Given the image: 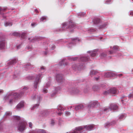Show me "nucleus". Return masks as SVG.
Listing matches in <instances>:
<instances>
[{
  "instance_id": "nucleus-32",
  "label": "nucleus",
  "mask_w": 133,
  "mask_h": 133,
  "mask_svg": "<svg viewBox=\"0 0 133 133\" xmlns=\"http://www.w3.org/2000/svg\"><path fill=\"white\" fill-rule=\"evenodd\" d=\"M78 58L77 57H72L70 58V60L71 61H75Z\"/></svg>"
},
{
  "instance_id": "nucleus-52",
  "label": "nucleus",
  "mask_w": 133,
  "mask_h": 133,
  "mask_svg": "<svg viewBox=\"0 0 133 133\" xmlns=\"http://www.w3.org/2000/svg\"><path fill=\"white\" fill-rule=\"evenodd\" d=\"M55 48V46L54 45H52V46L51 47V49L52 50H53Z\"/></svg>"
},
{
  "instance_id": "nucleus-27",
  "label": "nucleus",
  "mask_w": 133,
  "mask_h": 133,
  "mask_svg": "<svg viewBox=\"0 0 133 133\" xmlns=\"http://www.w3.org/2000/svg\"><path fill=\"white\" fill-rule=\"evenodd\" d=\"M99 87L98 86H97L96 85H94L92 87L93 90L94 91H95L97 90L98 89H99Z\"/></svg>"
},
{
  "instance_id": "nucleus-61",
  "label": "nucleus",
  "mask_w": 133,
  "mask_h": 133,
  "mask_svg": "<svg viewBox=\"0 0 133 133\" xmlns=\"http://www.w3.org/2000/svg\"><path fill=\"white\" fill-rule=\"evenodd\" d=\"M35 23H32L31 24V25L33 26H34L35 25Z\"/></svg>"
},
{
  "instance_id": "nucleus-56",
  "label": "nucleus",
  "mask_w": 133,
  "mask_h": 133,
  "mask_svg": "<svg viewBox=\"0 0 133 133\" xmlns=\"http://www.w3.org/2000/svg\"><path fill=\"white\" fill-rule=\"evenodd\" d=\"M35 11L36 12V13H38L39 12L38 11V10L37 9H35Z\"/></svg>"
},
{
  "instance_id": "nucleus-59",
  "label": "nucleus",
  "mask_w": 133,
  "mask_h": 133,
  "mask_svg": "<svg viewBox=\"0 0 133 133\" xmlns=\"http://www.w3.org/2000/svg\"><path fill=\"white\" fill-rule=\"evenodd\" d=\"M36 131H32L30 132V133H35Z\"/></svg>"
},
{
  "instance_id": "nucleus-57",
  "label": "nucleus",
  "mask_w": 133,
  "mask_h": 133,
  "mask_svg": "<svg viewBox=\"0 0 133 133\" xmlns=\"http://www.w3.org/2000/svg\"><path fill=\"white\" fill-rule=\"evenodd\" d=\"M110 54H113V51H110Z\"/></svg>"
},
{
  "instance_id": "nucleus-8",
  "label": "nucleus",
  "mask_w": 133,
  "mask_h": 133,
  "mask_svg": "<svg viewBox=\"0 0 133 133\" xmlns=\"http://www.w3.org/2000/svg\"><path fill=\"white\" fill-rule=\"evenodd\" d=\"M80 92V90L78 89L77 88H73L70 91L71 93L72 94H78Z\"/></svg>"
},
{
  "instance_id": "nucleus-26",
  "label": "nucleus",
  "mask_w": 133,
  "mask_h": 133,
  "mask_svg": "<svg viewBox=\"0 0 133 133\" xmlns=\"http://www.w3.org/2000/svg\"><path fill=\"white\" fill-rule=\"evenodd\" d=\"M100 56L101 58H103L106 57L107 54L105 53H102L101 54Z\"/></svg>"
},
{
  "instance_id": "nucleus-41",
  "label": "nucleus",
  "mask_w": 133,
  "mask_h": 133,
  "mask_svg": "<svg viewBox=\"0 0 133 133\" xmlns=\"http://www.w3.org/2000/svg\"><path fill=\"white\" fill-rule=\"evenodd\" d=\"M3 129V124L1 123H0V130H2Z\"/></svg>"
},
{
  "instance_id": "nucleus-35",
  "label": "nucleus",
  "mask_w": 133,
  "mask_h": 133,
  "mask_svg": "<svg viewBox=\"0 0 133 133\" xmlns=\"http://www.w3.org/2000/svg\"><path fill=\"white\" fill-rule=\"evenodd\" d=\"M125 117V115L124 114H122L119 117V118L121 119Z\"/></svg>"
},
{
  "instance_id": "nucleus-34",
  "label": "nucleus",
  "mask_w": 133,
  "mask_h": 133,
  "mask_svg": "<svg viewBox=\"0 0 133 133\" xmlns=\"http://www.w3.org/2000/svg\"><path fill=\"white\" fill-rule=\"evenodd\" d=\"M12 24L11 23H8V22L6 23L5 25V26H7L8 25H12Z\"/></svg>"
},
{
  "instance_id": "nucleus-7",
  "label": "nucleus",
  "mask_w": 133,
  "mask_h": 133,
  "mask_svg": "<svg viewBox=\"0 0 133 133\" xmlns=\"http://www.w3.org/2000/svg\"><path fill=\"white\" fill-rule=\"evenodd\" d=\"M116 123V121H113L111 122H108L104 124V127L105 128H107L115 124Z\"/></svg>"
},
{
  "instance_id": "nucleus-31",
  "label": "nucleus",
  "mask_w": 133,
  "mask_h": 133,
  "mask_svg": "<svg viewBox=\"0 0 133 133\" xmlns=\"http://www.w3.org/2000/svg\"><path fill=\"white\" fill-rule=\"evenodd\" d=\"M109 93H110V92H109V90H108L107 91H105L103 92V94L105 95H107L108 94H109Z\"/></svg>"
},
{
  "instance_id": "nucleus-19",
  "label": "nucleus",
  "mask_w": 133,
  "mask_h": 133,
  "mask_svg": "<svg viewBox=\"0 0 133 133\" xmlns=\"http://www.w3.org/2000/svg\"><path fill=\"white\" fill-rule=\"evenodd\" d=\"M100 19L98 18H95L93 20L94 24H98L100 22Z\"/></svg>"
},
{
  "instance_id": "nucleus-33",
  "label": "nucleus",
  "mask_w": 133,
  "mask_h": 133,
  "mask_svg": "<svg viewBox=\"0 0 133 133\" xmlns=\"http://www.w3.org/2000/svg\"><path fill=\"white\" fill-rule=\"evenodd\" d=\"M67 25H66V23H64L63 24V26H62V29H63V30H61L60 31H62L63 30V28H65V27Z\"/></svg>"
},
{
  "instance_id": "nucleus-45",
  "label": "nucleus",
  "mask_w": 133,
  "mask_h": 133,
  "mask_svg": "<svg viewBox=\"0 0 133 133\" xmlns=\"http://www.w3.org/2000/svg\"><path fill=\"white\" fill-rule=\"evenodd\" d=\"M51 124L52 125H54L55 124V121L53 119H52L51 120Z\"/></svg>"
},
{
  "instance_id": "nucleus-30",
  "label": "nucleus",
  "mask_w": 133,
  "mask_h": 133,
  "mask_svg": "<svg viewBox=\"0 0 133 133\" xmlns=\"http://www.w3.org/2000/svg\"><path fill=\"white\" fill-rule=\"evenodd\" d=\"M12 35L14 36H20L19 34L17 32H15L13 33L12 34Z\"/></svg>"
},
{
  "instance_id": "nucleus-60",
  "label": "nucleus",
  "mask_w": 133,
  "mask_h": 133,
  "mask_svg": "<svg viewBox=\"0 0 133 133\" xmlns=\"http://www.w3.org/2000/svg\"><path fill=\"white\" fill-rule=\"evenodd\" d=\"M20 45H18L17 46V49H18L20 47Z\"/></svg>"
},
{
  "instance_id": "nucleus-43",
  "label": "nucleus",
  "mask_w": 133,
  "mask_h": 133,
  "mask_svg": "<svg viewBox=\"0 0 133 133\" xmlns=\"http://www.w3.org/2000/svg\"><path fill=\"white\" fill-rule=\"evenodd\" d=\"M64 110V109L63 107H60V111L61 112H62Z\"/></svg>"
},
{
  "instance_id": "nucleus-37",
  "label": "nucleus",
  "mask_w": 133,
  "mask_h": 133,
  "mask_svg": "<svg viewBox=\"0 0 133 133\" xmlns=\"http://www.w3.org/2000/svg\"><path fill=\"white\" fill-rule=\"evenodd\" d=\"M46 19V18L45 17H43L41 18V21H43L45 20Z\"/></svg>"
},
{
  "instance_id": "nucleus-2",
  "label": "nucleus",
  "mask_w": 133,
  "mask_h": 133,
  "mask_svg": "<svg viewBox=\"0 0 133 133\" xmlns=\"http://www.w3.org/2000/svg\"><path fill=\"white\" fill-rule=\"evenodd\" d=\"M14 120L16 121V125L18 129V130L21 132L25 129L26 125V123L23 119H21L20 117L17 116H13Z\"/></svg>"
},
{
  "instance_id": "nucleus-47",
  "label": "nucleus",
  "mask_w": 133,
  "mask_h": 133,
  "mask_svg": "<svg viewBox=\"0 0 133 133\" xmlns=\"http://www.w3.org/2000/svg\"><path fill=\"white\" fill-rule=\"evenodd\" d=\"M65 114L66 115H70V113L68 111H66L65 112Z\"/></svg>"
},
{
  "instance_id": "nucleus-25",
  "label": "nucleus",
  "mask_w": 133,
  "mask_h": 133,
  "mask_svg": "<svg viewBox=\"0 0 133 133\" xmlns=\"http://www.w3.org/2000/svg\"><path fill=\"white\" fill-rule=\"evenodd\" d=\"M37 133H45L44 130L43 129H37Z\"/></svg>"
},
{
  "instance_id": "nucleus-20",
  "label": "nucleus",
  "mask_w": 133,
  "mask_h": 133,
  "mask_svg": "<svg viewBox=\"0 0 133 133\" xmlns=\"http://www.w3.org/2000/svg\"><path fill=\"white\" fill-rule=\"evenodd\" d=\"M5 45V43L4 41H1L0 42V49H3Z\"/></svg>"
},
{
  "instance_id": "nucleus-36",
  "label": "nucleus",
  "mask_w": 133,
  "mask_h": 133,
  "mask_svg": "<svg viewBox=\"0 0 133 133\" xmlns=\"http://www.w3.org/2000/svg\"><path fill=\"white\" fill-rule=\"evenodd\" d=\"M64 60H62L61 61L59 62V65H62L63 64L64 65Z\"/></svg>"
},
{
  "instance_id": "nucleus-51",
  "label": "nucleus",
  "mask_w": 133,
  "mask_h": 133,
  "mask_svg": "<svg viewBox=\"0 0 133 133\" xmlns=\"http://www.w3.org/2000/svg\"><path fill=\"white\" fill-rule=\"evenodd\" d=\"M38 84H35L34 85V87L35 89H36L37 88Z\"/></svg>"
},
{
  "instance_id": "nucleus-40",
  "label": "nucleus",
  "mask_w": 133,
  "mask_h": 133,
  "mask_svg": "<svg viewBox=\"0 0 133 133\" xmlns=\"http://www.w3.org/2000/svg\"><path fill=\"white\" fill-rule=\"evenodd\" d=\"M118 47L117 46H114L113 48V49L114 50H116L117 49Z\"/></svg>"
},
{
  "instance_id": "nucleus-44",
  "label": "nucleus",
  "mask_w": 133,
  "mask_h": 133,
  "mask_svg": "<svg viewBox=\"0 0 133 133\" xmlns=\"http://www.w3.org/2000/svg\"><path fill=\"white\" fill-rule=\"evenodd\" d=\"M109 107V108H106L104 109V111H108L110 109Z\"/></svg>"
},
{
  "instance_id": "nucleus-11",
  "label": "nucleus",
  "mask_w": 133,
  "mask_h": 133,
  "mask_svg": "<svg viewBox=\"0 0 133 133\" xmlns=\"http://www.w3.org/2000/svg\"><path fill=\"white\" fill-rule=\"evenodd\" d=\"M84 107V106L82 104H80L76 105L74 108L76 110H79L83 109Z\"/></svg>"
},
{
  "instance_id": "nucleus-14",
  "label": "nucleus",
  "mask_w": 133,
  "mask_h": 133,
  "mask_svg": "<svg viewBox=\"0 0 133 133\" xmlns=\"http://www.w3.org/2000/svg\"><path fill=\"white\" fill-rule=\"evenodd\" d=\"M60 88L59 87H57L56 88H55V91H54L51 94V97H53L56 94L58 90H59L60 89Z\"/></svg>"
},
{
  "instance_id": "nucleus-54",
  "label": "nucleus",
  "mask_w": 133,
  "mask_h": 133,
  "mask_svg": "<svg viewBox=\"0 0 133 133\" xmlns=\"http://www.w3.org/2000/svg\"><path fill=\"white\" fill-rule=\"evenodd\" d=\"M3 92V90H0V94L2 93Z\"/></svg>"
},
{
  "instance_id": "nucleus-42",
  "label": "nucleus",
  "mask_w": 133,
  "mask_h": 133,
  "mask_svg": "<svg viewBox=\"0 0 133 133\" xmlns=\"http://www.w3.org/2000/svg\"><path fill=\"white\" fill-rule=\"evenodd\" d=\"M28 78L29 80H32L34 78V77L32 76H30L28 77Z\"/></svg>"
},
{
  "instance_id": "nucleus-23",
  "label": "nucleus",
  "mask_w": 133,
  "mask_h": 133,
  "mask_svg": "<svg viewBox=\"0 0 133 133\" xmlns=\"http://www.w3.org/2000/svg\"><path fill=\"white\" fill-rule=\"evenodd\" d=\"M88 52L91 53V56L92 57H94L96 56V52L95 51L92 52H90V51H89Z\"/></svg>"
},
{
  "instance_id": "nucleus-16",
  "label": "nucleus",
  "mask_w": 133,
  "mask_h": 133,
  "mask_svg": "<svg viewBox=\"0 0 133 133\" xmlns=\"http://www.w3.org/2000/svg\"><path fill=\"white\" fill-rule=\"evenodd\" d=\"M89 57L88 56L87 57H81L80 59L81 61L83 62H85L89 61Z\"/></svg>"
},
{
  "instance_id": "nucleus-17",
  "label": "nucleus",
  "mask_w": 133,
  "mask_h": 133,
  "mask_svg": "<svg viewBox=\"0 0 133 133\" xmlns=\"http://www.w3.org/2000/svg\"><path fill=\"white\" fill-rule=\"evenodd\" d=\"M98 73V72L97 71L95 70H92L90 71V75L91 76L95 75Z\"/></svg>"
},
{
  "instance_id": "nucleus-50",
  "label": "nucleus",
  "mask_w": 133,
  "mask_h": 133,
  "mask_svg": "<svg viewBox=\"0 0 133 133\" xmlns=\"http://www.w3.org/2000/svg\"><path fill=\"white\" fill-rule=\"evenodd\" d=\"M79 15L81 16H83L85 15V13L81 12V13H80V14H79Z\"/></svg>"
},
{
  "instance_id": "nucleus-63",
  "label": "nucleus",
  "mask_w": 133,
  "mask_h": 133,
  "mask_svg": "<svg viewBox=\"0 0 133 133\" xmlns=\"http://www.w3.org/2000/svg\"><path fill=\"white\" fill-rule=\"evenodd\" d=\"M90 30L91 31H95V29H90Z\"/></svg>"
},
{
  "instance_id": "nucleus-5",
  "label": "nucleus",
  "mask_w": 133,
  "mask_h": 133,
  "mask_svg": "<svg viewBox=\"0 0 133 133\" xmlns=\"http://www.w3.org/2000/svg\"><path fill=\"white\" fill-rule=\"evenodd\" d=\"M56 79L58 82H63L64 79L63 76L62 74H57L56 76Z\"/></svg>"
},
{
  "instance_id": "nucleus-22",
  "label": "nucleus",
  "mask_w": 133,
  "mask_h": 133,
  "mask_svg": "<svg viewBox=\"0 0 133 133\" xmlns=\"http://www.w3.org/2000/svg\"><path fill=\"white\" fill-rule=\"evenodd\" d=\"M104 76L105 77H111L110 72H108L105 73L104 75Z\"/></svg>"
},
{
  "instance_id": "nucleus-29",
  "label": "nucleus",
  "mask_w": 133,
  "mask_h": 133,
  "mask_svg": "<svg viewBox=\"0 0 133 133\" xmlns=\"http://www.w3.org/2000/svg\"><path fill=\"white\" fill-rule=\"evenodd\" d=\"M110 75L111 77H115L117 75V74L114 72H110Z\"/></svg>"
},
{
  "instance_id": "nucleus-53",
  "label": "nucleus",
  "mask_w": 133,
  "mask_h": 133,
  "mask_svg": "<svg viewBox=\"0 0 133 133\" xmlns=\"http://www.w3.org/2000/svg\"><path fill=\"white\" fill-rule=\"evenodd\" d=\"M62 113V112H59V113H58V114L59 115V116H60Z\"/></svg>"
},
{
  "instance_id": "nucleus-4",
  "label": "nucleus",
  "mask_w": 133,
  "mask_h": 133,
  "mask_svg": "<svg viewBox=\"0 0 133 133\" xmlns=\"http://www.w3.org/2000/svg\"><path fill=\"white\" fill-rule=\"evenodd\" d=\"M31 98L32 99H36L37 100L38 103L35 104L31 109V110H34L35 109L37 108L39 106L40 101L41 99V98L40 95L38 94H34L32 96Z\"/></svg>"
},
{
  "instance_id": "nucleus-39",
  "label": "nucleus",
  "mask_w": 133,
  "mask_h": 133,
  "mask_svg": "<svg viewBox=\"0 0 133 133\" xmlns=\"http://www.w3.org/2000/svg\"><path fill=\"white\" fill-rule=\"evenodd\" d=\"M125 96H123L121 97V101L122 102V103L123 104V103L124 102V100H123L122 99H123L125 98Z\"/></svg>"
},
{
  "instance_id": "nucleus-24",
  "label": "nucleus",
  "mask_w": 133,
  "mask_h": 133,
  "mask_svg": "<svg viewBox=\"0 0 133 133\" xmlns=\"http://www.w3.org/2000/svg\"><path fill=\"white\" fill-rule=\"evenodd\" d=\"M11 113L9 111H7L6 112L5 115L4 116V117L5 118H6V117H7L8 116H9L10 115H11Z\"/></svg>"
},
{
  "instance_id": "nucleus-49",
  "label": "nucleus",
  "mask_w": 133,
  "mask_h": 133,
  "mask_svg": "<svg viewBox=\"0 0 133 133\" xmlns=\"http://www.w3.org/2000/svg\"><path fill=\"white\" fill-rule=\"evenodd\" d=\"M100 78L99 77H95V80L96 81H97L99 80Z\"/></svg>"
},
{
  "instance_id": "nucleus-46",
  "label": "nucleus",
  "mask_w": 133,
  "mask_h": 133,
  "mask_svg": "<svg viewBox=\"0 0 133 133\" xmlns=\"http://www.w3.org/2000/svg\"><path fill=\"white\" fill-rule=\"evenodd\" d=\"M29 127L30 128H32V123L31 122H29Z\"/></svg>"
},
{
  "instance_id": "nucleus-9",
  "label": "nucleus",
  "mask_w": 133,
  "mask_h": 133,
  "mask_svg": "<svg viewBox=\"0 0 133 133\" xmlns=\"http://www.w3.org/2000/svg\"><path fill=\"white\" fill-rule=\"evenodd\" d=\"M118 107L115 104H111L109 106V108L111 110H116L118 108Z\"/></svg>"
},
{
  "instance_id": "nucleus-64",
  "label": "nucleus",
  "mask_w": 133,
  "mask_h": 133,
  "mask_svg": "<svg viewBox=\"0 0 133 133\" xmlns=\"http://www.w3.org/2000/svg\"><path fill=\"white\" fill-rule=\"evenodd\" d=\"M41 70L44 69V68L43 67H42L41 68Z\"/></svg>"
},
{
  "instance_id": "nucleus-13",
  "label": "nucleus",
  "mask_w": 133,
  "mask_h": 133,
  "mask_svg": "<svg viewBox=\"0 0 133 133\" xmlns=\"http://www.w3.org/2000/svg\"><path fill=\"white\" fill-rule=\"evenodd\" d=\"M24 105V102L23 101H21L16 106L17 109H21L22 108Z\"/></svg>"
},
{
  "instance_id": "nucleus-38",
  "label": "nucleus",
  "mask_w": 133,
  "mask_h": 133,
  "mask_svg": "<svg viewBox=\"0 0 133 133\" xmlns=\"http://www.w3.org/2000/svg\"><path fill=\"white\" fill-rule=\"evenodd\" d=\"M26 35V34L25 33H22L21 35V37L23 38H24V37Z\"/></svg>"
},
{
  "instance_id": "nucleus-12",
  "label": "nucleus",
  "mask_w": 133,
  "mask_h": 133,
  "mask_svg": "<svg viewBox=\"0 0 133 133\" xmlns=\"http://www.w3.org/2000/svg\"><path fill=\"white\" fill-rule=\"evenodd\" d=\"M69 26L68 28L71 29L74 28L75 26V24L74 23L72 22V20H71L69 21Z\"/></svg>"
},
{
  "instance_id": "nucleus-62",
  "label": "nucleus",
  "mask_w": 133,
  "mask_h": 133,
  "mask_svg": "<svg viewBox=\"0 0 133 133\" xmlns=\"http://www.w3.org/2000/svg\"><path fill=\"white\" fill-rule=\"evenodd\" d=\"M60 107L59 106V107L58 108V110L59 111H60Z\"/></svg>"
},
{
  "instance_id": "nucleus-58",
  "label": "nucleus",
  "mask_w": 133,
  "mask_h": 133,
  "mask_svg": "<svg viewBox=\"0 0 133 133\" xmlns=\"http://www.w3.org/2000/svg\"><path fill=\"white\" fill-rule=\"evenodd\" d=\"M87 91H88V90L86 89H85L84 90V92H85V93H86L87 92Z\"/></svg>"
},
{
  "instance_id": "nucleus-55",
  "label": "nucleus",
  "mask_w": 133,
  "mask_h": 133,
  "mask_svg": "<svg viewBox=\"0 0 133 133\" xmlns=\"http://www.w3.org/2000/svg\"><path fill=\"white\" fill-rule=\"evenodd\" d=\"M130 15H131L132 16L133 15V12H131L130 13Z\"/></svg>"
},
{
  "instance_id": "nucleus-15",
  "label": "nucleus",
  "mask_w": 133,
  "mask_h": 133,
  "mask_svg": "<svg viewBox=\"0 0 133 133\" xmlns=\"http://www.w3.org/2000/svg\"><path fill=\"white\" fill-rule=\"evenodd\" d=\"M50 84H46L45 86V88L43 90L42 92L44 93H46L47 92L48 90L46 89V88H48L50 86Z\"/></svg>"
},
{
  "instance_id": "nucleus-18",
  "label": "nucleus",
  "mask_w": 133,
  "mask_h": 133,
  "mask_svg": "<svg viewBox=\"0 0 133 133\" xmlns=\"http://www.w3.org/2000/svg\"><path fill=\"white\" fill-rule=\"evenodd\" d=\"M41 76L42 74H39L37 76L35 79V83H38L39 82Z\"/></svg>"
},
{
  "instance_id": "nucleus-6",
  "label": "nucleus",
  "mask_w": 133,
  "mask_h": 133,
  "mask_svg": "<svg viewBox=\"0 0 133 133\" xmlns=\"http://www.w3.org/2000/svg\"><path fill=\"white\" fill-rule=\"evenodd\" d=\"M98 104V102L96 101H92L90 102L88 105V108H93Z\"/></svg>"
},
{
  "instance_id": "nucleus-10",
  "label": "nucleus",
  "mask_w": 133,
  "mask_h": 133,
  "mask_svg": "<svg viewBox=\"0 0 133 133\" xmlns=\"http://www.w3.org/2000/svg\"><path fill=\"white\" fill-rule=\"evenodd\" d=\"M109 90L110 93L113 94H116L117 91V89L115 87L110 89Z\"/></svg>"
},
{
  "instance_id": "nucleus-48",
  "label": "nucleus",
  "mask_w": 133,
  "mask_h": 133,
  "mask_svg": "<svg viewBox=\"0 0 133 133\" xmlns=\"http://www.w3.org/2000/svg\"><path fill=\"white\" fill-rule=\"evenodd\" d=\"M123 75V74H117V75L116 76H118L119 77H121Z\"/></svg>"
},
{
  "instance_id": "nucleus-21",
  "label": "nucleus",
  "mask_w": 133,
  "mask_h": 133,
  "mask_svg": "<svg viewBox=\"0 0 133 133\" xmlns=\"http://www.w3.org/2000/svg\"><path fill=\"white\" fill-rule=\"evenodd\" d=\"M6 8L0 7V14H2L3 12H4L6 10Z\"/></svg>"
},
{
  "instance_id": "nucleus-1",
  "label": "nucleus",
  "mask_w": 133,
  "mask_h": 133,
  "mask_svg": "<svg viewBox=\"0 0 133 133\" xmlns=\"http://www.w3.org/2000/svg\"><path fill=\"white\" fill-rule=\"evenodd\" d=\"M28 89V88L27 87H24L22 89L19 94L14 93L13 92L10 93L4 97V99L6 100L10 98L9 103L10 104H12L13 102H15L16 99L21 96L24 94L26 92H27Z\"/></svg>"
},
{
  "instance_id": "nucleus-3",
  "label": "nucleus",
  "mask_w": 133,
  "mask_h": 133,
  "mask_svg": "<svg viewBox=\"0 0 133 133\" xmlns=\"http://www.w3.org/2000/svg\"><path fill=\"white\" fill-rule=\"evenodd\" d=\"M94 126V125H86L83 126H80L76 128V131L72 133H83L82 130L84 129L85 128L87 130L90 131L92 130Z\"/></svg>"
},
{
  "instance_id": "nucleus-28",
  "label": "nucleus",
  "mask_w": 133,
  "mask_h": 133,
  "mask_svg": "<svg viewBox=\"0 0 133 133\" xmlns=\"http://www.w3.org/2000/svg\"><path fill=\"white\" fill-rule=\"evenodd\" d=\"M17 62V60L16 59H14L12 60L9 63L10 64H15Z\"/></svg>"
}]
</instances>
